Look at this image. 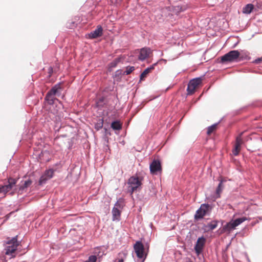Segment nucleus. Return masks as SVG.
<instances>
[{"instance_id": "nucleus-10", "label": "nucleus", "mask_w": 262, "mask_h": 262, "mask_svg": "<svg viewBox=\"0 0 262 262\" xmlns=\"http://www.w3.org/2000/svg\"><path fill=\"white\" fill-rule=\"evenodd\" d=\"M149 168L152 174H157L158 172L161 173L162 169L160 161L154 159L150 164Z\"/></svg>"}, {"instance_id": "nucleus-20", "label": "nucleus", "mask_w": 262, "mask_h": 262, "mask_svg": "<svg viewBox=\"0 0 262 262\" xmlns=\"http://www.w3.org/2000/svg\"><path fill=\"white\" fill-rule=\"evenodd\" d=\"M254 9V6L252 4H249L246 5L243 8V12L246 14H250L253 9Z\"/></svg>"}, {"instance_id": "nucleus-26", "label": "nucleus", "mask_w": 262, "mask_h": 262, "mask_svg": "<svg viewBox=\"0 0 262 262\" xmlns=\"http://www.w3.org/2000/svg\"><path fill=\"white\" fill-rule=\"evenodd\" d=\"M97 256L95 255H91L90 256L88 259L86 260L85 262H96L97 260Z\"/></svg>"}, {"instance_id": "nucleus-2", "label": "nucleus", "mask_w": 262, "mask_h": 262, "mask_svg": "<svg viewBox=\"0 0 262 262\" xmlns=\"http://www.w3.org/2000/svg\"><path fill=\"white\" fill-rule=\"evenodd\" d=\"M143 180L142 177L132 176L128 181V191L132 194L135 191L140 187Z\"/></svg>"}, {"instance_id": "nucleus-5", "label": "nucleus", "mask_w": 262, "mask_h": 262, "mask_svg": "<svg viewBox=\"0 0 262 262\" xmlns=\"http://www.w3.org/2000/svg\"><path fill=\"white\" fill-rule=\"evenodd\" d=\"M246 220H247V218L246 217L238 218L235 220H232L223 227V232H230L231 230L235 229L237 226Z\"/></svg>"}, {"instance_id": "nucleus-4", "label": "nucleus", "mask_w": 262, "mask_h": 262, "mask_svg": "<svg viewBox=\"0 0 262 262\" xmlns=\"http://www.w3.org/2000/svg\"><path fill=\"white\" fill-rule=\"evenodd\" d=\"M212 207L208 204H203L200 208L196 211L194 215V219L196 220L203 219V217L210 213Z\"/></svg>"}, {"instance_id": "nucleus-12", "label": "nucleus", "mask_w": 262, "mask_h": 262, "mask_svg": "<svg viewBox=\"0 0 262 262\" xmlns=\"http://www.w3.org/2000/svg\"><path fill=\"white\" fill-rule=\"evenodd\" d=\"M206 239L204 237H199L194 247L195 251L198 255L200 254L205 245Z\"/></svg>"}, {"instance_id": "nucleus-32", "label": "nucleus", "mask_w": 262, "mask_h": 262, "mask_svg": "<svg viewBox=\"0 0 262 262\" xmlns=\"http://www.w3.org/2000/svg\"><path fill=\"white\" fill-rule=\"evenodd\" d=\"M260 127L262 128V125H261V126H260Z\"/></svg>"}, {"instance_id": "nucleus-29", "label": "nucleus", "mask_w": 262, "mask_h": 262, "mask_svg": "<svg viewBox=\"0 0 262 262\" xmlns=\"http://www.w3.org/2000/svg\"><path fill=\"white\" fill-rule=\"evenodd\" d=\"M117 62V61H114V62H112V63H111L112 67H115V66L116 65Z\"/></svg>"}, {"instance_id": "nucleus-3", "label": "nucleus", "mask_w": 262, "mask_h": 262, "mask_svg": "<svg viewBox=\"0 0 262 262\" xmlns=\"http://www.w3.org/2000/svg\"><path fill=\"white\" fill-rule=\"evenodd\" d=\"M61 89L59 85H56L47 94L45 100L49 104H52L56 100L55 96H59L61 94Z\"/></svg>"}, {"instance_id": "nucleus-6", "label": "nucleus", "mask_w": 262, "mask_h": 262, "mask_svg": "<svg viewBox=\"0 0 262 262\" xmlns=\"http://www.w3.org/2000/svg\"><path fill=\"white\" fill-rule=\"evenodd\" d=\"M240 56V53L237 50H232L225 54L221 58L222 62H233L237 61Z\"/></svg>"}, {"instance_id": "nucleus-21", "label": "nucleus", "mask_w": 262, "mask_h": 262, "mask_svg": "<svg viewBox=\"0 0 262 262\" xmlns=\"http://www.w3.org/2000/svg\"><path fill=\"white\" fill-rule=\"evenodd\" d=\"M111 127L114 130H120L122 128V124L118 121H114L111 124Z\"/></svg>"}, {"instance_id": "nucleus-24", "label": "nucleus", "mask_w": 262, "mask_h": 262, "mask_svg": "<svg viewBox=\"0 0 262 262\" xmlns=\"http://www.w3.org/2000/svg\"><path fill=\"white\" fill-rule=\"evenodd\" d=\"M217 124H214L212 125L209 126L207 128V135H210L212 133H213L217 129Z\"/></svg>"}, {"instance_id": "nucleus-28", "label": "nucleus", "mask_w": 262, "mask_h": 262, "mask_svg": "<svg viewBox=\"0 0 262 262\" xmlns=\"http://www.w3.org/2000/svg\"><path fill=\"white\" fill-rule=\"evenodd\" d=\"M260 62H262V57L261 58H257L255 60V62L256 63H259Z\"/></svg>"}, {"instance_id": "nucleus-27", "label": "nucleus", "mask_w": 262, "mask_h": 262, "mask_svg": "<svg viewBox=\"0 0 262 262\" xmlns=\"http://www.w3.org/2000/svg\"><path fill=\"white\" fill-rule=\"evenodd\" d=\"M47 70H48V72L49 74L48 77H50L51 76L52 73L53 72V69H52V67L49 66L48 67Z\"/></svg>"}, {"instance_id": "nucleus-18", "label": "nucleus", "mask_w": 262, "mask_h": 262, "mask_svg": "<svg viewBox=\"0 0 262 262\" xmlns=\"http://www.w3.org/2000/svg\"><path fill=\"white\" fill-rule=\"evenodd\" d=\"M32 183V182L31 180L29 179L19 186V188L18 190V193H22L26 189H27L29 186H30Z\"/></svg>"}, {"instance_id": "nucleus-16", "label": "nucleus", "mask_w": 262, "mask_h": 262, "mask_svg": "<svg viewBox=\"0 0 262 262\" xmlns=\"http://www.w3.org/2000/svg\"><path fill=\"white\" fill-rule=\"evenodd\" d=\"M118 206L120 207V205L118 203H116L115 204V207L113 208V210H112L113 220V221L120 220L121 211L117 207Z\"/></svg>"}, {"instance_id": "nucleus-8", "label": "nucleus", "mask_w": 262, "mask_h": 262, "mask_svg": "<svg viewBox=\"0 0 262 262\" xmlns=\"http://www.w3.org/2000/svg\"><path fill=\"white\" fill-rule=\"evenodd\" d=\"M202 81L201 78H196L191 80L188 84L187 89V95H191L194 94L196 89L201 84Z\"/></svg>"}, {"instance_id": "nucleus-25", "label": "nucleus", "mask_w": 262, "mask_h": 262, "mask_svg": "<svg viewBox=\"0 0 262 262\" xmlns=\"http://www.w3.org/2000/svg\"><path fill=\"white\" fill-rule=\"evenodd\" d=\"M134 70V67H127L125 73H126V75H129Z\"/></svg>"}, {"instance_id": "nucleus-30", "label": "nucleus", "mask_w": 262, "mask_h": 262, "mask_svg": "<svg viewBox=\"0 0 262 262\" xmlns=\"http://www.w3.org/2000/svg\"><path fill=\"white\" fill-rule=\"evenodd\" d=\"M41 154L44 155H47V154H48V152L47 151H45L43 152H42Z\"/></svg>"}, {"instance_id": "nucleus-7", "label": "nucleus", "mask_w": 262, "mask_h": 262, "mask_svg": "<svg viewBox=\"0 0 262 262\" xmlns=\"http://www.w3.org/2000/svg\"><path fill=\"white\" fill-rule=\"evenodd\" d=\"M134 249L137 256L139 258H146L147 253L145 251V248L143 244L140 241H137L134 245Z\"/></svg>"}, {"instance_id": "nucleus-15", "label": "nucleus", "mask_w": 262, "mask_h": 262, "mask_svg": "<svg viewBox=\"0 0 262 262\" xmlns=\"http://www.w3.org/2000/svg\"><path fill=\"white\" fill-rule=\"evenodd\" d=\"M103 34V29L102 27L100 25L97 27V28L91 32L89 34V36L90 38L93 39L96 38L97 37H100Z\"/></svg>"}, {"instance_id": "nucleus-11", "label": "nucleus", "mask_w": 262, "mask_h": 262, "mask_svg": "<svg viewBox=\"0 0 262 262\" xmlns=\"http://www.w3.org/2000/svg\"><path fill=\"white\" fill-rule=\"evenodd\" d=\"M243 143V141L242 138V134L237 136L236 139V142L234 147L232 150V153L234 156H237L241 149V145Z\"/></svg>"}, {"instance_id": "nucleus-23", "label": "nucleus", "mask_w": 262, "mask_h": 262, "mask_svg": "<svg viewBox=\"0 0 262 262\" xmlns=\"http://www.w3.org/2000/svg\"><path fill=\"white\" fill-rule=\"evenodd\" d=\"M217 224L218 222L217 221H213L208 223L207 225V227L209 228V230H212L217 227Z\"/></svg>"}, {"instance_id": "nucleus-9", "label": "nucleus", "mask_w": 262, "mask_h": 262, "mask_svg": "<svg viewBox=\"0 0 262 262\" xmlns=\"http://www.w3.org/2000/svg\"><path fill=\"white\" fill-rule=\"evenodd\" d=\"M17 183V180L12 178L8 179V184L6 185H0V193H3L5 195L12 189L13 187Z\"/></svg>"}, {"instance_id": "nucleus-14", "label": "nucleus", "mask_w": 262, "mask_h": 262, "mask_svg": "<svg viewBox=\"0 0 262 262\" xmlns=\"http://www.w3.org/2000/svg\"><path fill=\"white\" fill-rule=\"evenodd\" d=\"M152 53V51L150 48H143L140 50V54L139 55V59L144 60Z\"/></svg>"}, {"instance_id": "nucleus-17", "label": "nucleus", "mask_w": 262, "mask_h": 262, "mask_svg": "<svg viewBox=\"0 0 262 262\" xmlns=\"http://www.w3.org/2000/svg\"><path fill=\"white\" fill-rule=\"evenodd\" d=\"M156 64V63L153 64L149 68L146 69L140 75V80H144L145 78L147 77V75L154 69V66Z\"/></svg>"}, {"instance_id": "nucleus-31", "label": "nucleus", "mask_w": 262, "mask_h": 262, "mask_svg": "<svg viewBox=\"0 0 262 262\" xmlns=\"http://www.w3.org/2000/svg\"><path fill=\"white\" fill-rule=\"evenodd\" d=\"M0 262H4L3 259L0 256Z\"/></svg>"}, {"instance_id": "nucleus-22", "label": "nucleus", "mask_w": 262, "mask_h": 262, "mask_svg": "<svg viewBox=\"0 0 262 262\" xmlns=\"http://www.w3.org/2000/svg\"><path fill=\"white\" fill-rule=\"evenodd\" d=\"M224 186L222 184V181H221L219 183L216 190V194L217 198H220L221 196V193L223 189Z\"/></svg>"}, {"instance_id": "nucleus-1", "label": "nucleus", "mask_w": 262, "mask_h": 262, "mask_svg": "<svg viewBox=\"0 0 262 262\" xmlns=\"http://www.w3.org/2000/svg\"><path fill=\"white\" fill-rule=\"evenodd\" d=\"M5 246V254L10 255L11 258L15 257V251H16L18 246L19 245V242L17 241V235L12 238L11 239H8L6 243Z\"/></svg>"}, {"instance_id": "nucleus-13", "label": "nucleus", "mask_w": 262, "mask_h": 262, "mask_svg": "<svg viewBox=\"0 0 262 262\" xmlns=\"http://www.w3.org/2000/svg\"><path fill=\"white\" fill-rule=\"evenodd\" d=\"M53 173L54 171L52 169L46 170L39 179V185H42L45 183L48 180L51 179L53 177Z\"/></svg>"}, {"instance_id": "nucleus-19", "label": "nucleus", "mask_w": 262, "mask_h": 262, "mask_svg": "<svg viewBox=\"0 0 262 262\" xmlns=\"http://www.w3.org/2000/svg\"><path fill=\"white\" fill-rule=\"evenodd\" d=\"M127 253L124 251L120 252L118 254V258L115 260V262H123L124 259L126 258Z\"/></svg>"}]
</instances>
